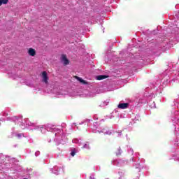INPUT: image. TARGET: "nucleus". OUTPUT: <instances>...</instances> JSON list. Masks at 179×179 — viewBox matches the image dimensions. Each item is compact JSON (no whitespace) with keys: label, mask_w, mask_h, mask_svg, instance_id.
Here are the masks:
<instances>
[{"label":"nucleus","mask_w":179,"mask_h":179,"mask_svg":"<svg viewBox=\"0 0 179 179\" xmlns=\"http://www.w3.org/2000/svg\"><path fill=\"white\" fill-rule=\"evenodd\" d=\"M13 120L15 124H20L22 129H24V128H27V125H33V124L30 122H29V120L24 119L22 117H17L16 116L13 117Z\"/></svg>","instance_id":"nucleus-1"},{"label":"nucleus","mask_w":179,"mask_h":179,"mask_svg":"<svg viewBox=\"0 0 179 179\" xmlns=\"http://www.w3.org/2000/svg\"><path fill=\"white\" fill-rule=\"evenodd\" d=\"M46 129L50 132H60L61 131L57 129L55 126H52L51 124H48V127H46Z\"/></svg>","instance_id":"nucleus-2"},{"label":"nucleus","mask_w":179,"mask_h":179,"mask_svg":"<svg viewBox=\"0 0 179 179\" xmlns=\"http://www.w3.org/2000/svg\"><path fill=\"white\" fill-rule=\"evenodd\" d=\"M129 106V103H120L118 104L117 107L121 110H125V108H128Z\"/></svg>","instance_id":"nucleus-3"},{"label":"nucleus","mask_w":179,"mask_h":179,"mask_svg":"<svg viewBox=\"0 0 179 179\" xmlns=\"http://www.w3.org/2000/svg\"><path fill=\"white\" fill-rule=\"evenodd\" d=\"M43 82H44L46 85L48 83V76H47V72L43 71L42 73Z\"/></svg>","instance_id":"nucleus-4"},{"label":"nucleus","mask_w":179,"mask_h":179,"mask_svg":"<svg viewBox=\"0 0 179 179\" xmlns=\"http://www.w3.org/2000/svg\"><path fill=\"white\" fill-rule=\"evenodd\" d=\"M62 62H63L64 65H68L69 64V60L66 58L65 55H62L61 57Z\"/></svg>","instance_id":"nucleus-5"},{"label":"nucleus","mask_w":179,"mask_h":179,"mask_svg":"<svg viewBox=\"0 0 179 179\" xmlns=\"http://www.w3.org/2000/svg\"><path fill=\"white\" fill-rule=\"evenodd\" d=\"M28 54L30 55V57H34V55H36V50L29 48L28 50Z\"/></svg>","instance_id":"nucleus-6"},{"label":"nucleus","mask_w":179,"mask_h":179,"mask_svg":"<svg viewBox=\"0 0 179 179\" xmlns=\"http://www.w3.org/2000/svg\"><path fill=\"white\" fill-rule=\"evenodd\" d=\"M101 132L105 135H111V131L108 130V128L106 127L105 129H102Z\"/></svg>","instance_id":"nucleus-7"},{"label":"nucleus","mask_w":179,"mask_h":179,"mask_svg":"<svg viewBox=\"0 0 179 179\" xmlns=\"http://www.w3.org/2000/svg\"><path fill=\"white\" fill-rule=\"evenodd\" d=\"M59 170H61L57 166L54 167V169H52L53 174H56V176H58V174H59Z\"/></svg>","instance_id":"nucleus-8"},{"label":"nucleus","mask_w":179,"mask_h":179,"mask_svg":"<svg viewBox=\"0 0 179 179\" xmlns=\"http://www.w3.org/2000/svg\"><path fill=\"white\" fill-rule=\"evenodd\" d=\"M106 78H107V76H104V75L96 76L97 80H103V79H106Z\"/></svg>","instance_id":"nucleus-9"},{"label":"nucleus","mask_w":179,"mask_h":179,"mask_svg":"<svg viewBox=\"0 0 179 179\" xmlns=\"http://www.w3.org/2000/svg\"><path fill=\"white\" fill-rule=\"evenodd\" d=\"M76 79H77V80H78V82H80V83H83V85H86V81H85L83 79H82L80 77H76Z\"/></svg>","instance_id":"nucleus-10"},{"label":"nucleus","mask_w":179,"mask_h":179,"mask_svg":"<svg viewBox=\"0 0 179 179\" xmlns=\"http://www.w3.org/2000/svg\"><path fill=\"white\" fill-rule=\"evenodd\" d=\"M9 2V0H0V6L2 5H6Z\"/></svg>","instance_id":"nucleus-11"},{"label":"nucleus","mask_w":179,"mask_h":179,"mask_svg":"<svg viewBox=\"0 0 179 179\" xmlns=\"http://www.w3.org/2000/svg\"><path fill=\"white\" fill-rule=\"evenodd\" d=\"M71 156L73 157V156H75V155H76V149L72 148V149H71Z\"/></svg>","instance_id":"nucleus-12"},{"label":"nucleus","mask_w":179,"mask_h":179,"mask_svg":"<svg viewBox=\"0 0 179 179\" xmlns=\"http://www.w3.org/2000/svg\"><path fill=\"white\" fill-rule=\"evenodd\" d=\"M83 149H90V147L89 146V144H85L83 147Z\"/></svg>","instance_id":"nucleus-13"},{"label":"nucleus","mask_w":179,"mask_h":179,"mask_svg":"<svg viewBox=\"0 0 179 179\" xmlns=\"http://www.w3.org/2000/svg\"><path fill=\"white\" fill-rule=\"evenodd\" d=\"M15 136H17V138H22V136H23V134H16Z\"/></svg>","instance_id":"nucleus-14"},{"label":"nucleus","mask_w":179,"mask_h":179,"mask_svg":"<svg viewBox=\"0 0 179 179\" xmlns=\"http://www.w3.org/2000/svg\"><path fill=\"white\" fill-rule=\"evenodd\" d=\"M73 143H79V140L77 138H74L72 141Z\"/></svg>","instance_id":"nucleus-15"},{"label":"nucleus","mask_w":179,"mask_h":179,"mask_svg":"<svg viewBox=\"0 0 179 179\" xmlns=\"http://www.w3.org/2000/svg\"><path fill=\"white\" fill-rule=\"evenodd\" d=\"M117 156H120L121 155V148H118V152L116 153Z\"/></svg>","instance_id":"nucleus-16"},{"label":"nucleus","mask_w":179,"mask_h":179,"mask_svg":"<svg viewBox=\"0 0 179 179\" xmlns=\"http://www.w3.org/2000/svg\"><path fill=\"white\" fill-rule=\"evenodd\" d=\"M40 155V151H36L35 152V156H39Z\"/></svg>","instance_id":"nucleus-17"},{"label":"nucleus","mask_w":179,"mask_h":179,"mask_svg":"<svg viewBox=\"0 0 179 179\" xmlns=\"http://www.w3.org/2000/svg\"><path fill=\"white\" fill-rule=\"evenodd\" d=\"M90 179H95L94 176H90Z\"/></svg>","instance_id":"nucleus-18"},{"label":"nucleus","mask_w":179,"mask_h":179,"mask_svg":"<svg viewBox=\"0 0 179 179\" xmlns=\"http://www.w3.org/2000/svg\"><path fill=\"white\" fill-rule=\"evenodd\" d=\"M3 115H7V114Z\"/></svg>","instance_id":"nucleus-19"}]
</instances>
